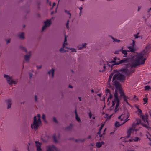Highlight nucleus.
Instances as JSON below:
<instances>
[{
	"label": "nucleus",
	"instance_id": "1",
	"mask_svg": "<svg viewBox=\"0 0 151 151\" xmlns=\"http://www.w3.org/2000/svg\"><path fill=\"white\" fill-rule=\"evenodd\" d=\"M149 49V46L146 47L145 48L139 53L136 57L133 56L131 58H124L120 60L119 58L115 57L114 58L113 60L107 62V65L111 67L112 69L114 65L124 64V66L120 70V71L129 77L130 75L135 72V69L133 68H135L137 66L143 65L145 63L147 58L146 56L148 54V50Z\"/></svg>",
	"mask_w": 151,
	"mask_h": 151
},
{
	"label": "nucleus",
	"instance_id": "2",
	"mask_svg": "<svg viewBox=\"0 0 151 151\" xmlns=\"http://www.w3.org/2000/svg\"><path fill=\"white\" fill-rule=\"evenodd\" d=\"M37 116L38 117V120H37L36 116H35L33 119V122L32 124L31 125V127L32 129L34 128L35 130H37L38 127L41 123V121L40 118V115L39 114H37Z\"/></svg>",
	"mask_w": 151,
	"mask_h": 151
},
{
	"label": "nucleus",
	"instance_id": "3",
	"mask_svg": "<svg viewBox=\"0 0 151 151\" xmlns=\"http://www.w3.org/2000/svg\"><path fill=\"white\" fill-rule=\"evenodd\" d=\"M114 71L116 72L117 73H116L113 76V81L117 79L122 82H124L125 80V76L120 73L118 72L117 71H116L115 70H114Z\"/></svg>",
	"mask_w": 151,
	"mask_h": 151
},
{
	"label": "nucleus",
	"instance_id": "4",
	"mask_svg": "<svg viewBox=\"0 0 151 151\" xmlns=\"http://www.w3.org/2000/svg\"><path fill=\"white\" fill-rule=\"evenodd\" d=\"M112 83L113 85L115 87L114 88L115 89L119 90L120 95L124 93L122 88V85L120 83L117 81H115V80L113 81V79Z\"/></svg>",
	"mask_w": 151,
	"mask_h": 151
},
{
	"label": "nucleus",
	"instance_id": "5",
	"mask_svg": "<svg viewBox=\"0 0 151 151\" xmlns=\"http://www.w3.org/2000/svg\"><path fill=\"white\" fill-rule=\"evenodd\" d=\"M4 77L6 79L7 83L9 85H12L13 84H16L17 81H16L12 79V77L6 74L4 75Z\"/></svg>",
	"mask_w": 151,
	"mask_h": 151
},
{
	"label": "nucleus",
	"instance_id": "6",
	"mask_svg": "<svg viewBox=\"0 0 151 151\" xmlns=\"http://www.w3.org/2000/svg\"><path fill=\"white\" fill-rule=\"evenodd\" d=\"M51 22L50 20H47L44 22V25L43 27L42 31L45 30L47 27H49L51 24Z\"/></svg>",
	"mask_w": 151,
	"mask_h": 151
},
{
	"label": "nucleus",
	"instance_id": "7",
	"mask_svg": "<svg viewBox=\"0 0 151 151\" xmlns=\"http://www.w3.org/2000/svg\"><path fill=\"white\" fill-rule=\"evenodd\" d=\"M136 120L137 121V122L135 123L136 125H138L140 124H141V125L143 126L146 127L148 129H151V127H150L148 126L147 124H145L143 123H141V120L140 119H136Z\"/></svg>",
	"mask_w": 151,
	"mask_h": 151
},
{
	"label": "nucleus",
	"instance_id": "8",
	"mask_svg": "<svg viewBox=\"0 0 151 151\" xmlns=\"http://www.w3.org/2000/svg\"><path fill=\"white\" fill-rule=\"evenodd\" d=\"M5 102L7 105V109H8L11 108V106L12 103V100L11 99H8L5 100Z\"/></svg>",
	"mask_w": 151,
	"mask_h": 151
},
{
	"label": "nucleus",
	"instance_id": "9",
	"mask_svg": "<svg viewBox=\"0 0 151 151\" xmlns=\"http://www.w3.org/2000/svg\"><path fill=\"white\" fill-rule=\"evenodd\" d=\"M120 98H121V97H123V98L124 99V101L126 102V103H127V104L130 106V105L129 104V103L128 102V101H127V99H128V97L126 96L124 94V93H122V94H121L120 95Z\"/></svg>",
	"mask_w": 151,
	"mask_h": 151
},
{
	"label": "nucleus",
	"instance_id": "10",
	"mask_svg": "<svg viewBox=\"0 0 151 151\" xmlns=\"http://www.w3.org/2000/svg\"><path fill=\"white\" fill-rule=\"evenodd\" d=\"M126 114V117L127 118H129V113L128 112V110L127 109H124V112L121 115L119 116L118 117V119H120L121 118V116L123 115H125Z\"/></svg>",
	"mask_w": 151,
	"mask_h": 151
},
{
	"label": "nucleus",
	"instance_id": "11",
	"mask_svg": "<svg viewBox=\"0 0 151 151\" xmlns=\"http://www.w3.org/2000/svg\"><path fill=\"white\" fill-rule=\"evenodd\" d=\"M35 142L36 144V147L37 148V150H42V149L41 148V145L42 144V143H40L38 142V141H35Z\"/></svg>",
	"mask_w": 151,
	"mask_h": 151
},
{
	"label": "nucleus",
	"instance_id": "12",
	"mask_svg": "<svg viewBox=\"0 0 151 151\" xmlns=\"http://www.w3.org/2000/svg\"><path fill=\"white\" fill-rule=\"evenodd\" d=\"M115 90V92L113 93L114 96V99H119L118 93L119 90L116 89Z\"/></svg>",
	"mask_w": 151,
	"mask_h": 151
},
{
	"label": "nucleus",
	"instance_id": "13",
	"mask_svg": "<svg viewBox=\"0 0 151 151\" xmlns=\"http://www.w3.org/2000/svg\"><path fill=\"white\" fill-rule=\"evenodd\" d=\"M30 57V55H25L24 56V58L25 61L27 62H29V61Z\"/></svg>",
	"mask_w": 151,
	"mask_h": 151
},
{
	"label": "nucleus",
	"instance_id": "14",
	"mask_svg": "<svg viewBox=\"0 0 151 151\" xmlns=\"http://www.w3.org/2000/svg\"><path fill=\"white\" fill-rule=\"evenodd\" d=\"M73 128V124L70 123L69 126L67 127L65 129L69 131H70Z\"/></svg>",
	"mask_w": 151,
	"mask_h": 151
},
{
	"label": "nucleus",
	"instance_id": "15",
	"mask_svg": "<svg viewBox=\"0 0 151 151\" xmlns=\"http://www.w3.org/2000/svg\"><path fill=\"white\" fill-rule=\"evenodd\" d=\"M86 45L87 44L86 43H83L82 46L79 45L78 46V47L79 50H81L83 48H86Z\"/></svg>",
	"mask_w": 151,
	"mask_h": 151
},
{
	"label": "nucleus",
	"instance_id": "16",
	"mask_svg": "<svg viewBox=\"0 0 151 151\" xmlns=\"http://www.w3.org/2000/svg\"><path fill=\"white\" fill-rule=\"evenodd\" d=\"M132 129L130 128H129L128 129L127 132V138H128L130 137L132 132Z\"/></svg>",
	"mask_w": 151,
	"mask_h": 151
},
{
	"label": "nucleus",
	"instance_id": "17",
	"mask_svg": "<svg viewBox=\"0 0 151 151\" xmlns=\"http://www.w3.org/2000/svg\"><path fill=\"white\" fill-rule=\"evenodd\" d=\"M138 113V115L140 116V117L144 121V122L145 123V117L144 115L143 114V113Z\"/></svg>",
	"mask_w": 151,
	"mask_h": 151
},
{
	"label": "nucleus",
	"instance_id": "18",
	"mask_svg": "<svg viewBox=\"0 0 151 151\" xmlns=\"http://www.w3.org/2000/svg\"><path fill=\"white\" fill-rule=\"evenodd\" d=\"M55 69L54 68H52L51 70H50L48 72V74L50 75L51 74H52V77H54V72Z\"/></svg>",
	"mask_w": 151,
	"mask_h": 151
},
{
	"label": "nucleus",
	"instance_id": "19",
	"mask_svg": "<svg viewBox=\"0 0 151 151\" xmlns=\"http://www.w3.org/2000/svg\"><path fill=\"white\" fill-rule=\"evenodd\" d=\"M24 34V32H22L18 35V37L22 39H24L25 38Z\"/></svg>",
	"mask_w": 151,
	"mask_h": 151
},
{
	"label": "nucleus",
	"instance_id": "20",
	"mask_svg": "<svg viewBox=\"0 0 151 151\" xmlns=\"http://www.w3.org/2000/svg\"><path fill=\"white\" fill-rule=\"evenodd\" d=\"M120 50H121V52H122V53L124 54L125 55H127V52H129V50H123V47H122V49H120Z\"/></svg>",
	"mask_w": 151,
	"mask_h": 151
},
{
	"label": "nucleus",
	"instance_id": "21",
	"mask_svg": "<svg viewBox=\"0 0 151 151\" xmlns=\"http://www.w3.org/2000/svg\"><path fill=\"white\" fill-rule=\"evenodd\" d=\"M22 50L26 53L27 52V49L24 47L23 46H21L19 47Z\"/></svg>",
	"mask_w": 151,
	"mask_h": 151
},
{
	"label": "nucleus",
	"instance_id": "22",
	"mask_svg": "<svg viewBox=\"0 0 151 151\" xmlns=\"http://www.w3.org/2000/svg\"><path fill=\"white\" fill-rule=\"evenodd\" d=\"M115 71H114V72L111 74L109 75V77L108 79V83H110V82L111 81V79L112 78V76H113V74H114V73H115Z\"/></svg>",
	"mask_w": 151,
	"mask_h": 151
},
{
	"label": "nucleus",
	"instance_id": "23",
	"mask_svg": "<svg viewBox=\"0 0 151 151\" xmlns=\"http://www.w3.org/2000/svg\"><path fill=\"white\" fill-rule=\"evenodd\" d=\"M104 125V124H103L101 125V127L99 128V130L97 133V134L99 135L101 134V130H102V128H103Z\"/></svg>",
	"mask_w": 151,
	"mask_h": 151
},
{
	"label": "nucleus",
	"instance_id": "24",
	"mask_svg": "<svg viewBox=\"0 0 151 151\" xmlns=\"http://www.w3.org/2000/svg\"><path fill=\"white\" fill-rule=\"evenodd\" d=\"M52 139L54 142L55 143H57L58 142V141L56 138V135L55 134L53 135L52 136Z\"/></svg>",
	"mask_w": 151,
	"mask_h": 151
},
{
	"label": "nucleus",
	"instance_id": "25",
	"mask_svg": "<svg viewBox=\"0 0 151 151\" xmlns=\"http://www.w3.org/2000/svg\"><path fill=\"white\" fill-rule=\"evenodd\" d=\"M116 100V104L115 107L118 108L120 104V99H118Z\"/></svg>",
	"mask_w": 151,
	"mask_h": 151
},
{
	"label": "nucleus",
	"instance_id": "26",
	"mask_svg": "<svg viewBox=\"0 0 151 151\" xmlns=\"http://www.w3.org/2000/svg\"><path fill=\"white\" fill-rule=\"evenodd\" d=\"M145 121H146V122L147 123V124H147V125H148L149 123L148 120V115L147 113H146L145 114Z\"/></svg>",
	"mask_w": 151,
	"mask_h": 151
},
{
	"label": "nucleus",
	"instance_id": "27",
	"mask_svg": "<svg viewBox=\"0 0 151 151\" xmlns=\"http://www.w3.org/2000/svg\"><path fill=\"white\" fill-rule=\"evenodd\" d=\"M122 125V124H120L119 122L116 121V122H115V125L116 127H119L120 126Z\"/></svg>",
	"mask_w": 151,
	"mask_h": 151
},
{
	"label": "nucleus",
	"instance_id": "28",
	"mask_svg": "<svg viewBox=\"0 0 151 151\" xmlns=\"http://www.w3.org/2000/svg\"><path fill=\"white\" fill-rule=\"evenodd\" d=\"M59 51L60 52L62 53L63 52H68V51L67 50H64V48H61L59 50Z\"/></svg>",
	"mask_w": 151,
	"mask_h": 151
},
{
	"label": "nucleus",
	"instance_id": "29",
	"mask_svg": "<svg viewBox=\"0 0 151 151\" xmlns=\"http://www.w3.org/2000/svg\"><path fill=\"white\" fill-rule=\"evenodd\" d=\"M96 146L97 147L99 148L101 146V144L100 142H97L96 144Z\"/></svg>",
	"mask_w": 151,
	"mask_h": 151
},
{
	"label": "nucleus",
	"instance_id": "30",
	"mask_svg": "<svg viewBox=\"0 0 151 151\" xmlns=\"http://www.w3.org/2000/svg\"><path fill=\"white\" fill-rule=\"evenodd\" d=\"M128 48L130 49L129 52H134L135 50L134 49L132 48L131 47H129Z\"/></svg>",
	"mask_w": 151,
	"mask_h": 151
},
{
	"label": "nucleus",
	"instance_id": "31",
	"mask_svg": "<svg viewBox=\"0 0 151 151\" xmlns=\"http://www.w3.org/2000/svg\"><path fill=\"white\" fill-rule=\"evenodd\" d=\"M116 102V100L114 98V99L112 101V107H113L115 105Z\"/></svg>",
	"mask_w": 151,
	"mask_h": 151
},
{
	"label": "nucleus",
	"instance_id": "32",
	"mask_svg": "<svg viewBox=\"0 0 151 151\" xmlns=\"http://www.w3.org/2000/svg\"><path fill=\"white\" fill-rule=\"evenodd\" d=\"M136 125H136V124H134V123L132 124V127L130 128L132 130H134V129H135V126Z\"/></svg>",
	"mask_w": 151,
	"mask_h": 151
},
{
	"label": "nucleus",
	"instance_id": "33",
	"mask_svg": "<svg viewBox=\"0 0 151 151\" xmlns=\"http://www.w3.org/2000/svg\"><path fill=\"white\" fill-rule=\"evenodd\" d=\"M53 122L55 123H58V121L57 120L56 118L55 117H53Z\"/></svg>",
	"mask_w": 151,
	"mask_h": 151
},
{
	"label": "nucleus",
	"instance_id": "34",
	"mask_svg": "<svg viewBox=\"0 0 151 151\" xmlns=\"http://www.w3.org/2000/svg\"><path fill=\"white\" fill-rule=\"evenodd\" d=\"M76 120L79 122H81V120L80 118V117L78 116V115H77V116H76Z\"/></svg>",
	"mask_w": 151,
	"mask_h": 151
},
{
	"label": "nucleus",
	"instance_id": "35",
	"mask_svg": "<svg viewBox=\"0 0 151 151\" xmlns=\"http://www.w3.org/2000/svg\"><path fill=\"white\" fill-rule=\"evenodd\" d=\"M69 50H71L72 52H77L76 49L74 48H70V49H69Z\"/></svg>",
	"mask_w": 151,
	"mask_h": 151
},
{
	"label": "nucleus",
	"instance_id": "36",
	"mask_svg": "<svg viewBox=\"0 0 151 151\" xmlns=\"http://www.w3.org/2000/svg\"><path fill=\"white\" fill-rule=\"evenodd\" d=\"M121 50H116L115 52H114V53L115 54H119V52H121Z\"/></svg>",
	"mask_w": 151,
	"mask_h": 151
},
{
	"label": "nucleus",
	"instance_id": "37",
	"mask_svg": "<svg viewBox=\"0 0 151 151\" xmlns=\"http://www.w3.org/2000/svg\"><path fill=\"white\" fill-rule=\"evenodd\" d=\"M145 90H149L150 88V86H145Z\"/></svg>",
	"mask_w": 151,
	"mask_h": 151
},
{
	"label": "nucleus",
	"instance_id": "38",
	"mask_svg": "<svg viewBox=\"0 0 151 151\" xmlns=\"http://www.w3.org/2000/svg\"><path fill=\"white\" fill-rule=\"evenodd\" d=\"M109 94H110L109 96L108 99L107 101H108L109 99H111L113 97L111 93Z\"/></svg>",
	"mask_w": 151,
	"mask_h": 151
},
{
	"label": "nucleus",
	"instance_id": "39",
	"mask_svg": "<svg viewBox=\"0 0 151 151\" xmlns=\"http://www.w3.org/2000/svg\"><path fill=\"white\" fill-rule=\"evenodd\" d=\"M64 11L66 13H67V14L69 15L70 16H71V14L70 13V12L69 11H67V10H65V9L64 10Z\"/></svg>",
	"mask_w": 151,
	"mask_h": 151
},
{
	"label": "nucleus",
	"instance_id": "40",
	"mask_svg": "<svg viewBox=\"0 0 151 151\" xmlns=\"http://www.w3.org/2000/svg\"><path fill=\"white\" fill-rule=\"evenodd\" d=\"M114 41L116 42L117 43H119L120 42V40H118L116 38H115L114 40L113 41V42H114Z\"/></svg>",
	"mask_w": 151,
	"mask_h": 151
},
{
	"label": "nucleus",
	"instance_id": "41",
	"mask_svg": "<svg viewBox=\"0 0 151 151\" xmlns=\"http://www.w3.org/2000/svg\"><path fill=\"white\" fill-rule=\"evenodd\" d=\"M135 44V41L134 40H132V43L131 44L132 47H134V45Z\"/></svg>",
	"mask_w": 151,
	"mask_h": 151
},
{
	"label": "nucleus",
	"instance_id": "42",
	"mask_svg": "<svg viewBox=\"0 0 151 151\" xmlns=\"http://www.w3.org/2000/svg\"><path fill=\"white\" fill-rule=\"evenodd\" d=\"M42 119L43 120H45L46 116L44 114L42 115Z\"/></svg>",
	"mask_w": 151,
	"mask_h": 151
},
{
	"label": "nucleus",
	"instance_id": "43",
	"mask_svg": "<svg viewBox=\"0 0 151 151\" xmlns=\"http://www.w3.org/2000/svg\"><path fill=\"white\" fill-rule=\"evenodd\" d=\"M118 108L115 107V108L114 109V112L115 113L117 112L119 110V109Z\"/></svg>",
	"mask_w": 151,
	"mask_h": 151
},
{
	"label": "nucleus",
	"instance_id": "44",
	"mask_svg": "<svg viewBox=\"0 0 151 151\" xmlns=\"http://www.w3.org/2000/svg\"><path fill=\"white\" fill-rule=\"evenodd\" d=\"M35 102L38 101V98L37 95H35Z\"/></svg>",
	"mask_w": 151,
	"mask_h": 151
},
{
	"label": "nucleus",
	"instance_id": "45",
	"mask_svg": "<svg viewBox=\"0 0 151 151\" xmlns=\"http://www.w3.org/2000/svg\"><path fill=\"white\" fill-rule=\"evenodd\" d=\"M147 99H148L147 98H143V100L144 102L147 103Z\"/></svg>",
	"mask_w": 151,
	"mask_h": 151
},
{
	"label": "nucleus",
	"instance_id": "46",
	"mask_svg": "<svg viewBox=\"0 0 151 151\" xmlns=\"http://www.w3.org/2000/svg\"><path fill=\"white\" fill-rule=\"evenodd\" d=\"M36 67L37 69H40L42 67V65H40V66H38V65H36Z\"/></svg>",
	"mask_w": 151,
	"mask_h": 151
},
{
	"label": "nucleus",
	"instance_id": "47",
	"mask_svg": "<svg viewBox=\"0 0 151 151\" xmlns=\"http://www.w3.org/2000/svg\"><path fill=\"white\" fill-rule=\"evenodd\" d=\"M134 36L135 37V38L137 39L140 37V36H139L137 35H134Z\"/></svg>",
	"mask_w": 151,
	"mask_h": 151
},
{
	"label": "nucleus",
	"instance_id": "48",
	"mask_svg": "<svg viewBox=\"0 0 151 151\" xmlns=\"http://www.w3.org/2000/svg\"><path fill=\"white\" fill-rule=\"evenodd\" d=\"M41 139L44 142H47V140L45 139L44 138H42Z\"/></svg>",
	"mask_w": 151,
	"mask_h": 151
},
{
	"label": "nucleus",
	"instance_id": "49",
	"mask_svg": "<svg viewBox=\"0 0 151 151\" xmlns=\"http://www.w3.org/2000/svg\"><path fill=\"white\" fill-rule=\"evenodd\" d=\"M139 138L138 137H135V139H134V141H137L138 140Z\"/></svg>",
	"mask_w": 151,
	"mask_h": 151
},
{
	"label": "nucleus",
	"instance_id": "50",
	"mask_svg": "<svg viewBox=\"0 0 151 151\" xmlns=\"http://www.w3.org/2000/svg\"><path fill=\"white\" fill-rule=\"evenodd\" d=\"M106 92L107 93H111L109 89H107L106 90Z\"/></svg>",
	"mask_w": 151,
	"mask_h": 151
},
{
	"label": "nucleus",
	"instance_id": "51",
	"mask_svg": "<svg viewBox=\"0 0 151 151\" xmlns=\"http://www.w3.org/2000/svg\"><path fill=\"white\" fill-rule=\"evenodd\" d=\"M107 85L108 86V87L109 88H111L112 86L109 83L107 82Z\"/></svg>",
	"mask_w": 151,
	"mask_h": 151
},
{
	"label": "nucleus",
	"instance_id": "52",
	"mask_svg": "<svg viewBox=\"0 0 151 151\" xmlns=\"http://www.w3.org/2000/svg\"><path fill=\"white\" fill-rule=\"evenodd\" d=\"M86 139H79V141H81V142H84L85 140Z\"/></svg>",
	"mask_w": 151,
	"mask_h": 151
},
{
	"label": "nucleus",
	"instance_id": "53",
	"mask_svg": "<svg viewBox=\"0 0 151 151\" xmlns=\"http://www.w3.org/2000/svg\"><path fill=\"white\" fill-rule=\"evenodd\" d=\"M29 78H31L32 76L33 75L32 73H29Z\"/></svg>",
	"mask_w": 151,
	"mask_h": 151
},
{
	"label": "nucleus",
	"instance_id": "54",
	"mask_svg": "<svg viewBox=\"0 0 151 151\" xmlns=\"http://www.w3.org/2000/svg\"><path fill=\"white\" fill-rule=\"evenodd\" d=\"M141 7L139 6H138L137 11L138 12H139V11H140L141 10Z\"/></svg>",
	"mask_w": 151,
	"mask_h": 151
},
{
	"label": "nucleus",
	"instance_id": "55",
	"mask_svg": "<svg viewBox=\"0 0 151 151\" xmlns=\"http://www.w3.org/2000/svg\"><path fill=\"white\" fill-rule=\"evenodd\" d=\"M89 116L90 118H91L92 117V114L91 112H90L89 114Z\"/></svg>",
	"mask_w": 151,
	"mask_h": 151
},
{
	"label": "nucleus",
	"instance_id": "56",
	"mask_svg": "<svg viewBox=\"0 0 151 151\" xmlns=\"http://www.w3.org/2000/svg\"><path fill=\"white\" fill-rule=\"evenodd\" d=\"M67 41V40L66 37V35H65V36L64 40V42H66Z\"/></svg>",
	"mask_w": 151,
	"mask_h": 151
},
{
	"label": "nucleus",
	"instance_id": "57",
	"mask_svg": "<svg viewBox=\"0 0 151 151\" xmlns=\"http://www.w3.org/2000/svg\"><path fill=\"white\" fill-rule=\"evenodd\" d=\"M127 118H126V119H125V121H124L122 124H124V123H125L127 121H128L129 120V119H127Z\"/></svg>",
	"mask_w": 151,
	"mask_h": 151
},
{
	"label": "nucleus",
	"instance_id": "58",
	"mask_svg": "<svg viewBox=\"0 0 151 151\" xmlns=\"http://www.w3.org/2000/svg\"><path fill=\"white\" fill-rule=\"evenodd\" d=\"M10 39L7 40V42H6L7 44L9 43H10Z\"/></svg>",
	"mask_w": 151,
	"mask_h": 151
},
{
	"label": "nucleus",
	"instance_id": "59",
	"mask_svg": "<svg viewBox=\"0 0 151 151\" xmlns=\"http://www.w3.org/2000/svg\"><path fill=\"white\" fill-rule=\"evenodd\" d=\"M138 111L139 112V113H141V114H142V111L140 109H139L138 110Z\"/></svg>",
	"mask_w": 151,
	"mask_h": 151
},
{
	"label": "nucleus",
	"instance_id": "60",
	"mask_svg": "<svg viewBox=\"0 0 151 151\" xmlns=\"http://www.w3.org/2000/svg\"><path fill=\"white\" fill-rule=\"evenodd\" d=\"M127 151H135L134 149H128Z\"/></svg>",
	"mask_w": 151,
	"mask_h": 151
},
{
	"label": "nucleus",
	"instance_id": "61",
	"mask_svg": "<svg viewBox=\"0 0 151 151\" xmlns=\"http://www.w3.org/2000/svg\"><path fill=\"white\" fill-rule=\"evenodd\" d=\"M75 114H76V116H77V115H78L77 113V109H76H76H75Z\"/></svg>",
	"mask_w": 151,
	"mask_h": 151
},
{
	"label": "nucleus",
	"instance_id": "62",
	"mask_svg": "<svg viewBox=\"0 0 151 151\" xmlns=\"http://www.w3.org/2000/svg\"><path fill=\"white\" fill-rule=\"evenodd\" d=\"M82 9L83 7H80L79 8V9L80 10V11H82Z\"/></svg>",
	"mask_w": 151,
	"mask_h": 151
},
{
	"label": "nucleus",
	"instance_id": "63",
	"mask_svg": "<svg viewBox=\"0 0 151 151\" xmlns=\"http://www.w3.org/2000/svg\"><path fill=\"white\" fill-rule=\"evenodd\" d=\"M13 151H18V150L17 149L15 148L13 150Z\"/></svg>",
	"mask_w": 151,
	"mask_h": 151
},
{
	"label": "nucleus",
	"instance_id": "64",
	"mask_svg": "<svg viewBox=\"0 0 151 151\" xmlns=\"http://www.w3.org/2000/svg\"><path fill=\"white\" fill-rule=\"evenodd\" d=\"M148 113L149 114V115H150V116H151V110H150L149 112Z\"/></svg>",
	"mask_w": 151,
	"mask_h": 151
}]
</instances>
